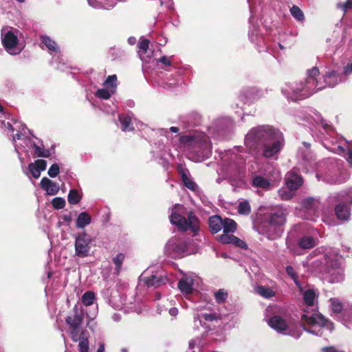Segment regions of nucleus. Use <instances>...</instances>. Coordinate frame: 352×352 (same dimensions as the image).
<instances>
[{
    "label": "nucleus",
    "instance_id": "f257e3e1",
    "mask_svg": "<svg viewBox=\"0 0 352 352\" xmlns=\"http://www.w3.org/2000/svg\"><path fill=\"white\" fill-rule=\"evenodd\" d=\"M283 133L270 125L252 128L245 138V144L251 151L260 148L261 155L270 160H277L285 146Z\"/></svg>",
    "mask_w": 352,
    "mask_h": 352
},
{
    "label": "nucleus",
    "instance_id": "f03ea898",
    "mask_svg": "<svg viewBox=\"0 0 352 352\" xmlns=\"http://www.w3.org/2000/svg\"><path fill=\"white\" fill-rule=\"evenodd\" d=\"M319 74L318 68L314 67L307 71V78L304 82L295 85L287 84L282 89L283 94L287 99L296 101L309 97L326 87H333L341 82V78L335 71L327 74L322 80L319 78Z\"/></svg>",
    "mask_w": 352,
    "mask_h": 352
},
{
    "label": "nucleus",
    "instance_id": "7ed1b4c3",
    "mask_svg": "<svg viewBox=\"0 0 352 352\" xmlns=\"http://www.w3.org/2000/svg\"><path fill=\"white\" fill-rule=\"evenodd\" d=\"M309 270L322 274L331 283H340L344 278V271L337 255L332 252L321 254L320 258L312 263Z\"/></svg>",
    "mask_w": 352,
    "mask_h": 352
},
{
    "label": "nucleus",
    "instance_id": "20e7f679",
    "mask_svg": "<svg viewBox=\"0 0 352 352\" xmlns=\"http://www.w3.org/2000/svg\"><path fill=\"white\" fill-rule=\"evenodd\" d=\"M286 210L278 208L263 216L256 227L259 234L264 235L269 240H275L281 236L283 226L286 222Z\"/></svg>",
    "mask_w": 352,
    "mask_h": 352
},
{
    "label": "nucleus",
    "instance_id": "39448f33",
    "mask_svg": "<svg viewBox=\"0 0 352 352\" xmlns=\"http://www.w3.org/2000/svg\"><path fill=\"white\" fill-rule=\"evenodd\" d=\"M179 141L186 148L191 150L203 159L208 158L212 153V144L204 133H195L180 137Z\"/></svg>",
    "mask_w": 352,
    "mask_h": 352
},
{
    "label": "nucleus",
    "instance_id": "423d86ee",
    "mask_svg": "<svg viewBox=\"0 0 352 352\" xmlns=\"http://www.w3.org/2000/svg\"><path fill=\"white\" fill-rule=\"evenodd\" d=\"M184 208L180 204H176L171 210L170 221L175 225L181 231L191 230L194 235L199 232V219L192 212L188 213L187 218L183 214Z\"/></svg>",
    "mask_w": 352,
    "mask_h": 352
},
{
    "label": "nucleus",
    "instance_id": "0eeeda50",
    "mask_svg": "<svg viewBox=\"0 0 352 352\" xmlns=\"http://www.w3.org/2000/svg\"><path fill=\"white\" fill-rule=\"evenodd\" d=\"M268 324L279 333L291 336L295 338H298L301 335L302 327L289 325L278 316H274L270 318Z\"/></svg>",
    "mask_w": 352,
    "mask_h": 352
},
{
    "label": "nucleus",
    "instance_id": "6e6552de",
    "mask_svg": "<svg viewBox=\"0 0 352 352\" xmlns=\"http://www.w3.org/2000/svg\"><path fill=\"white\" fill-rule=\"evenodd\" d=\"M75 256L80 258H85L89 255L93 239L86 232L75 234Z\"/></svg>",
    "mask_w": 352,
    "mask_h": 352
},
{
    "label": "nucleus",
    "instance_id": "1a4fd4ad",
    "mask_svg": "<svg viewBox=\"0 0 352 352\" xmlns=\"http://www.w3.org/2000/svg\"><path fill=\"white\" fill-rule=\"evenodd\" d=\"M1 40L3 45L6 51L12 55L19 54L21 49L18 46L17 36L12 31H7L2 33Z\"/></svg>",
    "mask_w": 352,
    "mask_h": 352
},
{
    "label": "nucleus",
    "instance_id": "9d476101",
    "mask_svg": "<svg viewBox=\"0 0 352 352\" xmlns=\"http://www.w3.org/2000/svg\"><path fill=\"white\" fill-rule=\"evenodd\" d=\"M305 314L301 316V320L303 322L307 324H318L322 327H327L331 328L332 323L316 311H309L305 310Z\"/></svg>",
    "mask_w": 352,
    "mask_h": 352
},
{
    "label": "nucleus",
    "instance_id": "9b49d317",
    "mask_svg": "<svg viewBox=\"0 0 352 352\" xmlns=\"http://www.w3.org/2000/svg\"><path fill=\"white\" fill-rule=\"evenodd\" d=\"M187 242L180 237L170 239L166 246V251L175 256H179L186 251Z\"/></svg>",
    "mask_w": 352,
    "mask_h": 352
},
{
    "label": "nucleus",
    "instance_id": "f8f14e48",
    "mask_svg": "<svg viewBox=\"0 0 352 352\" xmlns=\"http://www.w3.org/2000/svg\"><path fill=\"white\" fill-rule=\"evenodd\" d=\"M198 278L193 274H184L178 282V288L185 294H189L193 290L195 283Z\"/></svg>",
    "mask_w": 352,
    "mask_h": 352
},
{
    "label": "nucleus",
    "instance_id": "ddd939ff",
    "mask_svg": "<svg viewBox=\"0 0 352 352\" xmlns=\"http://www.w3.org/2000/svg\"><path fill=\"white\" fill-rule=\"evenodd\" d=\"M229 120L228 119H219L216 120L212 125L208 126V131L214 138H219L223 135L228 129V124Z\"/></svg>",
    "mask_w": 352,
    "mask_h": 352
},
{
    "label": "nucleus",
    "instance_id": "4468645a",
    "mask_svg": "<svg viewBox=\"0 0 352 352\" xmlns=\"http://www.w3.org/2000/svg\"><path fill=\"white\" fill-rule=\"evenodd\" d=\"M285 180L287 187L290 190H294L300 188L303 183L302 177L298 175L294 170L287 173Z\"/></svg>",
    "mask_w": 352,
    "mask_h": 352
},
{
    "label": "nucleus",
    "instance_id": "2eb2a0df",
    "mask_svg": "<svg viewBox=\"0 0 352 352\" xmlns=\"http://www.w3.org/2000/svg\"><path fill=\"white\" fill-rule=\"evenodd\" d=\"M178 171L185 186L193 192H198L199 186L191 178L188 170L183 168L182 165H179Z\"/></svg>",
    "mask_w": 352,
    "mask_h": 352
},
{
    "label": "nucleus",
    "instance_id": "dca6fc26",
    "mask_svg": "<svg viewBox=\"0 0 352 352\" xmlns=\"http://www.w3.org/2000/svg\"><path fill=\"white\" fill-rule=\"evenodd\" d=\"M141 278L147 287H158L166 284L168 281L167 278L162 274L151 275L150 276H146L144 274H142Z\"/></svg>",
    "mask_w": 352,
    "mask_h": 352
},
{
    "label": "nucleus",
    "instance_id": "f3484780",
    "mask_svg": "<svg viewBox=\"0 0 352 352\" xmlns=\"http://www.w3.org/2000/svg\"><path fill=\"white\" fill-rule=\"evenodd\" d=\"M40 185L41 188L44 190L48 195H56L60 189L58 184L52 182L47 177H43Z\"/></svg>",
    "mask_w": 352,
    "mask_h": 352
},
{
    "label": "nucleus",
    "instance_id": "a211bd4d",
    "mask_svg": "<svg viewBox=\"0 0 352 352\" xmlns=\"http://www.w3.org/2000/svg\"><path fill=\"white\" fill-rule=\"evenodd\" d=\"M302 206L307 211H310L316 215L320 208L321 203L318 197H309L303 199Z\"/></svg>",
    "mask_w": 352,
    "mask_h": 352
},
{
    "label": "nucleus",
    "instance_id": "6ab92c4d",
    "mask_svg": "<svg viewBox=\"0 0 352 352\" xmlns=\"http://www.w3.org/2000/svg\"><path fill=\"white\" fill-rule=\"evenodd\" d=\"M74 315L68 316L65 321L70 327H80L84 318L83 314L81 311H78L77 307H74Z\"/></svg>",
    "mask_w": 352,
    "mask_h": 352
},
{
    "label": "nucleus",
    "instance_id": "aec40b11",
    "mask_svg": "<svg viewBox=\"0 0 352 352\" xmlns=\"http://www.w3.org/2000/svg\"><path fill=\"white\" fill-rule=\"evenodd\" d=\"M149 41L146 38H142L138 43V54L142 60L145 62L150 61V55L148 53Z\"/></svg>",
    "mask_w": 352,
    "mask_h": 352
},
{
    "label": "nucleus",
    "instance_id": "412c9836",
    "mask_svg": "<svg viewBox=\"0 0 352 352\" xmlns=\"http://www.w3.org/2000/svg\"><path fill=\"white\" fill-rule=\"evenodd\" d=\"M223 219L218 215L210 217L208 220L210 230L212 234H216L222 230Z\"/></svg>",
    "mask_w": 352,
    "mask_h": 352
},
{
    "label": "nucleus",
    "instance_id": "4be33fe9",
    "mask_svg": "<svg viewBox=\"0 0 352 352\" xmlns=\"http://www.w3.org/2000/svg\"><path fill=\"white\" fill-rule=\"evenodd\" d=\"M335 212L338 219L340 220H348L351 216L350 208L344 204H338Z\"/></svg>",
    "mask_w": 352,
    "mask_h": 352
},
{
    "label": "nucleus",
    "instance_id": "5701e85b",
    "mask_svg": "<svg viewBox=\"0 0 352 352\" xmlns=\"http://www.w3.org/2000/svg\"><path fill=\"white\" fill-rule=\"evenodd\" d=\"M91 217L85 212H80L76 219V227L78 228H84L91 223Z\"/></svg>",
    "mask_w": 352,
    "mask_h": 352
},
{
    "label": "nucleus",
    "instance_id": "b1692460",
    "mask_svg": "<svg viewBox=\"0 0 352 352\" xmlns=\"http://www.w3.org/2000/svg\"><path fill=\"white\" fill-rule=\"evenodd\" d=\"M119 121L121 123V129L123 131H130L133 130V127L131 125L132 118L129 116L120 115Z\"/></svg>",
    "mask_w": 352,
    "mask_h": 352
},
{
    "label": "nucleus",
    "instance_id": "393cba45",
    "mask_svg": "<svg viewBox=\"0 0 352 352\" xmlns=\"http://www.w3.org/2000/svg\"><path fill=\"white\" fill-rule=\"evenodd\" d=\"M14 128H16V129H14V131H16L17 133L12 136V141L16 142V140H20L22 136L26 134V131L28 129L26 128L25 125L18 121H14Z\"/></svg>",
    "mask_w": 352,
    "mask_h": 352
},
{
    "label": "nucleus",
    "instance_id": "a878e982",
    "mask_svg": "<svg viewBox=\"0 0 352 352\" xmlns=\"http://www.w3.org/2000/svg\"><path fill=\"white\" fill-rule=\"evenodd\" d=\"M252 186L263 189H269L270 183L268 179L262 176H256L252 179Z\"/></svg>",
    "mask_w": 352,
    "mask_h": 352
},
{
    "label": "nucleus",
    "instance_id": "bb28decb",
    "mask_svg": "<svg viewBox=\"0 0 352 352\" xmlns=\"http://www.w3.org/2000/svg\"><path fill=\"white\" fill-rule=\"evenodd\" d=\"M298 245L304 250L311 249L316 245V240L311 236H303L299 239Z\"/></svg>",
    "mask_w": 352,
    "mask_h": 352
},
{
    "label": "nucleus",
    "instance_id": "cd10ccee",
    "mask_svg": "<svg viewBox=\"0 0 352 352\" xmlns=\"http://www.w3.org/2000/svg\"><path fill=\"white\" fill-rule=\"evenodd\" d=\"M87 1L89 5L94 8L109 10L116 6V1H112L111 3H102L101 0H87Z\"/></svg>",
    "mask_w": 352,
    "mask_h": 352
},
{
    "label": "nucleus",
    "instance_id": "c85d7f7f",
    "mask_svg": "<svg viewBox=\"0 0 352 352\" xmlns=\"http://www.w3.org/2000/svg\"><path fill=\"white\" fill-rule=\"evenodd\" d=\"M256 292L261 296L265 298H270L275 296V292L272 288L263 285L257 286L256 287Z\"/></svg>",
    "mask_w": 352,
    "mask_h": 352
},
{
    "label": "nucleus",
    "instance_id": "c756f323",
    "mask_svg": "<svg viewBox=\"0 0 352 352\" xmlns=\"http://www.w3.org/2000/svg\"><path fill=\"white\" fill-rule=\"evenodd\" d=\"M223 227L222 228L223 233H234L236 230V223L228 218L223 219Z\"/></svg>",
    "mask_w": 352,
    "mask_h": 352
},
{
    "label": "nucleus",
    "instance_id": "7c9ffc66",
    "mask_svg": "<svg viewBox=\"0 0 352 352\" xmlns=\"http://www.w3.org/2000/svg\"><path fill=\"white\" fill-rule=\"evenodd\" d=\"M70 336L72 340L75 342L78 341L79 342L82 335L87 336V332L85 331L82 330L80 327H70Z\"/></svg>",
    "mask_w": 352,
    "mask_h": 352
},
{
    "label": "nucleus",
    "instance_id": "2f4dec72",
    "mask_svg": "<svg viewBox=\"0 0 352 352\" xmlns=\"http://www.w3.org/2000/svg\"><path fill=\"white\" fill-rule=\"evenodd\" d=\"M42 43L47 47V49L52 52H57L58 49L56 42L52 40L47 36H41Z\"/></svg>",
    "mask_w": 352,
    "mask_h": 352
},
{
    "label": "nucleus",
    "instance_id": "473e14b6",
    "mask_svg": "<svg viewBox=\"0 0 352 352\" xmlns=\"http://www.w3.org/2000/svg\"><path fill=\"white\" fill-rule=\"evenodd\" d=\"M114 93L115 90H111L110 89L105 87L98 89L97 91L96 92V96L101 99L107 100Z\"/></svg>",
    "mask_w": 352,
    "mask_h": 352
},
{
    "label": "nucleus",
    "instance_id": "72a5a7b5",
    "mask_svg": "<svg viewBox=\"0 0 352 352\" xmlns=\"http://www.w3.org/2000/svg\"><path fill=\"white\" fill-rule=\"evenodd\" d=\"M333 151L334 152H338L342 154L346 159V160L352 164V150L345 151L344 148L340 144H338L337 148H333Z\"/></svg>",
    "mask_w": 352,
    "mask_h": 352
},
{
    "label": "nucleus",
    "instance_id": "f704fd0d",
    "mask_svg": "<svg viewBox=\"0 0 352 352\" xmlns=\"http://www.w3.org/2000/svg\"><path fill=\"white\" fill-rule=\"evenodd\" d=\"M95 300V294L93 292H86L82 296V302L85 306L92 305Z\"/></svg>",
    "mask_w": 352,
    "mask_h": 352
},
{
    "label": "nucleus",
    "instance_id": "c9c22d12",
    "mask_svg": "<svg viewBox=\"0 0 352 352\" xmlns=\"http://www.w3.org/2000/svg\"><path fill=\"white\" fill-rule=\"evenodd\" d=\"M290 12L292 16L298 21H303L305 16L303 12L296 6H293L290 8Z\"/></svg>",
    "mask_w": 352,
    "mask_h": 352
},
{
    "label": "nucleus",
    "instance_id": "e433bc0d",
    "mask_svg": "<svg viewBox=\"0 0 352 352\" xmlns=\"http://www.w3.org/2000/svg\"><path fill=\"white\" fill-rule=\"evenodd\" d=\"M316 294L311 289L307 290L304 294V300L307 306L311 307L314 304Z\"/></svg>",
    "mask_w": 352,
    "mask_h": 352
},
{
    "label": "nucleus",
    "instance_id": "4c0bfd02",
    "mask_svg": "<svg viewBox=\"0 0 352 352\" xmlns=\"http://www.w3.org/2000/svg\"><path fill=\"white\" fill-rule=\"evenodd\" d=\"M89 344L87 336L82 335L78 342V352H89Z\"/></svg>",
    "mask_w": 352,
    "mask_h": 352
},
{
    "label": "nucleus",
    "instance_id": "58836bf2",
    "mask_svg": "<svg viewBox=\"0 0 352 352\" xmlns=\"http://www.w3.org/2000/svg\"><path fill=\"white\" fill-rule=\"evenodd\" d=\"M81 199V196L80 195L79 192L76 190H71L68 195V202L70 204H77Z\"/></svg>",
    "mask_w": 352,
    "mask_h": 352
},
{
    "label": "nucleus",
    "instance_id": "ea45409f",
    "mask_svg": "<svg viewBox=\"0 0 352 352\" xmlns=\"http://www.w3.org/2000/svg\"><path fill=\"white\" fill-rule=\"evenodd\" d=\"M331 309L333 313L338 314L342 310V304L337 298H330Z\"/></svg>",
    "mask_w": 352,
    "mask_h": 352
},
{
    "label": "nucleus",
    "instance_id": "a19ab883",
    "mask_svg": "<svg viewBox=\"0 0 352 352\" xmlns=\"http://www.w3.org/2000/svg\"><path fill=\"white\" fill-rule=\"evenodd\" d=\"M228 293L227 292L223 289H220L216 292H214V298L215 300L219 303H223L227 298H228Z\"/></svg>",
    "mask_w": 352,
    "mask_h": 352
},
{
    "label": "nucleus",
    "instance_id": "79ce46f5",
    "mask_svg": "<svg viewBox=\"0 0 352 352\" xmlns=\"http://www.w3.org/2000/svg\"><path fill=\"white\" fill-rule=\"evenodd\" d=\"M238 212L241 214H248L251 212V207L248 201H244L239 204Z\"/></svg>",
    "mask_w": 352,
    "mask_h": 352
},
{
    "label": "nucleus",
    "instance_id": "37998d69",
    "mask_svg": "<svg viewBox=\"0 0 352 352\" xmlns=\"http://www.w3.org/2000/svg\"><path fill=\"white\" fill-rule=\"evenodd\" d=\"M109 303L116 309H121L123 308L124 303L121 300L119 296H112L109 299Z\"/></svg>",
    "mask_w": 352,
    "mask_h": 352
},
{
    "label": "nucleus",
    "instance_id": "c03bdc74",
    "mask_svg": "<svg viewBox=\"0 0 352 352\" xmlns=\"http://www.w3.org/2000/svg\"><path fill=\"white\" fill-rule=\"evenodd\" d=\"M116 81H117V77L116 75H111L109 76L106 80L104 82V85L110 89L111 90H115L116 89Z\"/></svg>",
    "mask_w": 352,
    "mask_h": 352
},
{
    "label": "nucleus",
    "instance_id": "a18cd8bd",
    "mask_svg": "<svg viewBox=\"0 0 352 352\" xmlns=\"http://www.w3.org/2000/svg\"><path fill=\"white\" fill-rule=\"evenodd\" d=\"M34 148V152L36 156L48 157L50 155V151L47 149H45L43 146H37L36 144H33Z\"/></svg>",
    "mask_w": 352,
    "mask_h": 352
},
{
    "label": "nucleus",
    "instance_id": "49530a36",
    "mask_svg": "<svg viewBox=\"0 0 352 352\" xmlns=\"http://www.w3.org/2000/svg\"><path fill=\"white\" fill-rule=\"evenodd\" d=\"M293 190L287 189V188H281L278 190V195L283 200H289L293 197L294 193L292 192Z\"/></svg>",
    "mask_w": 352,
    "mask_h": 352
},
{
    "label": "nucleus",
    "instance_id": "de8ad7c7",
    "mask_svg": "<svg viewBox=\"0 0 352 352\" xmlns=\"http://www.w3.org/2000/svg\"><path fill=\"white\" fill-rule=\"evenodd\" d=\"M201 316L206 322H215L217 324L221 320L219 316L216 313H206L203 314Z\"/></svg>",
    "mask_w": 352,
    "mask_h": 352
},
{
    "label": "nucleus",
    "instance_id": "09e8293b",
    "mask_svg": "<svg viewBox=\"0 0 352 352\" xmlns=\"http://www.w3.org/2000/svg\"><path fill=\"white\" fill-rule=\"evenodd\" d=\"M232 238H235L232 233H223L219 236V241L223 243L232 244L234 241Z\"/></svg>",
    "mask_w": 352,
    "mask_h": 352
},
{
    "label": "nucleus",
    "instance_id": "8fccbe9b",
    "mask_svg": "<svg viewBox=\"0 0 352 352\" xmlns=\"http://www.w3.org/2000/svg\"><path fill=\"white\" fill-rule=\"evenodd\" d=\"M285 270L287 274L292 278L295 284L296 285H299L300 283L298 279V277L294 267L292 266H287Z\"/></svg>",
    "mask_w": 352,
    "mask_h": 352
},
{
    "label": "nucleus",
    "instance_id": "3c124183",
    "mask_svg": "<svg viewBox=\"0 0 352 352\" xmlns=\"http://www.w3.org/2000/svg\"><path fill=\"white\" fill-rule=\"evenodd\" d=\"M52 204L55 209H62L65 206V200L62 197H55L52 199Z\"/></svg>",
    "mask_w": 352,
    "mask_h": 352
},
{
    "label": "nucleus",
    "instance_id": "603ef678",
    "mask_svg": "<svg viewBox=\"0 0 352 352\" xmlns=\"http://www.w3.org/2000/svg\"><path fill=\"white\" fill-rule=\"evenodd\" d=\"M302 160L303 165L307 171H309V169L314 168V166L315 164V159H314L312 156H311L309 158H307L306 156H303Z\"/></svg>",
    "mask_w": 352,
    "mask_h": 352
},
{
    "label": "nucleus",
    "instance_id": "864d4df0",
    "mask_svg": "<svg viewBox=\"0 0 352 352\" xmlns=\"http://www.w3.org/2000/svg\"><path fill=\"white\" fill-rule=\"evenodd\" d=\"M344 324L348 328L352 327V310L344 311L343 316Z\"/></svg>",
    "mask_w": 352,
    "mask_h": 352
},
{
    "label": "nucleus",
    "instance_id": "5fc2aeb1",
    "mask_svg": "<svg viewBox=\"0 0 352 352\" xmlns=\"http://www.w3.org/2000/svg\"><path fill=\"white\" fill-rule=\"evenodd\" d=\"M29 171L31 173L32 175L34 178H38L41 175V170L36 166V164L34 163H30L28 165Z\"/></svg>",
    "mask_w": 352,
    "mask_h": 352
},
{
    "label": "nucleus",
    "instance_id": "6e6d98bb",
    "mask_svg": "<svg viewBox=\"0 0 352 352\" xmlns=\"http://www.w3.org/2000/svg\"><path fill=\"white\" fill-rule=\"evenodd\" d=\"M124 259V255L122 253L117 254L113 258V262L116 265V270L118 272L120 271V270L121 268V266H122Z\"/></svg>",
    "mask_w": 352,
    "mask_h": 352
},
{
    "label": "nucleus",
    "instance_id": "4d7b16f0",
    "mask_svg": "<svg viewBox=\"0 0 352 352\" xmlns=\"http://www.w3.org/2000/svg\"><path fill=\"white\" fill-rule=\"evenodd\" d=\"M261 91H258L256 88H251L248 93V96H246L248 98L250 99H257L263 96V94L260 93Z\"/></svg>",
    "mask_w": 352,
    "mask_h": 352
},
{
    "label": "nucleus",
    "instance_id": "13d9d810",
    "mask_svg": "<svg viewBox=\"0 0 352 352\" xmlns=\"http://www.w3.org/2000/svg\"><path fill=\"white\" fill-rule=\"evenodd\" d=\"M60 171L59 166L57 164H53L48 170L47 174L50 177H56Z\"/></svg>",
    "mask_w": 352,
    "mask_h": 352
},
{
    "label": "nucleus",
    "instance_id": "bf43d9fd",
    "mask_svg": "<svg viewBox=\"0 0 352 352\" xmlns=\"http://www.w3.org/2000/svg\"><path fill=\"white\" fill-rule=\"evenodd\" d=\"M232 239H234L232 244L235 245L237 247L243 248V249L248 248V245H247L246 243L244 242L243 241H242L241 239L237 238L236 236H235V238H232Z\"/></svg>",
    "mask_w": 352,
    "mask_h": 352
},
{
    "label": "nucleus",
    "instance_id": "052dcab7",
    "mask_svg": "<svg viewBox=\"0 0 352 352\" xmlns=\"http://www.w3.org/2000/svg\"><path fill=\"white\" fill-rule=\"evenodd\" d=\"M338 6L342 9V10L346 12L348 10L352 8V1L347 0L344 3H338Z\"/></svg>",
    "mask_w": 352,
    "mask_h": 352
},
{
    "label": "nucleus",
    "instance_id": "680f3d73",
    "mask_svg": "<svg viewBox=\"0 0 352 352\" xmlns=\"http://www.w3.org/2000/svg\"><path fill=\"white\" fill-rule=\"evenodd\" d=\"M171 58H172V56L167 57L166 56H163L157 60V63H162L163 65H164L166 66H170L171 65Z\"/></svg>",
    "mask_w": 352,
    "mask_h": 352
},
{
    "label": "nucleus",
    "instance_id": "e2e57ef3",
    "mask_svg": "<svg viewBox=\"0 0 352 352\" xmlns=\"http://www.w3.org/2000/svg\"><path fill=\"white\" fill-rule=\"evenodd\" d=\"M315 116H316V118H314L315 122H320L323 128L324 129H328L329 127V125L321 118L320 115L318 113H315Z\"/></svg>",
    "mask_w": 352,
    "mask_h": 352
},
{
    "label": "nucleus",
    "instance_id": "0e129e2a",
    "mask_svg": "<svg viewBox=\"0 0 352 352\" xmlns=\"http://www.w3.org/2000/svg\"><path fill=\"white\" fill-rule=\"evenodd\" d=\"M35 164H36V166L38 168V169L42 171L45 170L47 166V162L44 160H37L34 162Z\"/></svg>",
    "mask_w": 352,
    "mask_h": 352
},
{
    "label": "nucleus",
    "instance_id": "69168bd1",
    "mask_svg": "<svg viewBox=\"0 0 352 352\" xmlns=\"http://www.w3.org/2000/svg\"><path fill=\"white\" fill-rule=\"evenodd\" d=\"M342 197L346 201L352 204V189H350L347 192H344L342 195Z\"/></svg>",
    "mask_w": 352,
    "mask_h": 352
},
{
    "label": "nucleus",
    "instance_id": "338daca9",
    "mask_svg": "<svg viewBox=\"0 0 352 352\" xmlns=\"http://www.w3.org/2000/svg\"><path fill=\"white\" fill-rule=\"evenodd\" d=\"M4 126L5 128H7L10 131H14V129H16V128H14V125L13 126L11 123L7 122L6 123L5 121L2 120L0 122V127Z\"/></svg>",
    "mask_w": 352,
    "mask_h": 352
},
{
    "label": "nucleus",
    "instance_id": "774afa93",
    "mask_svg": "<svg viewBox=\"0 0 352 352\" xmlns=\"http://www.w3.org/2000/svg\"><path fill=\"white\" fill-rule=\"evenodd\" d=\"M197 340L198 339H193L189 341L188 350L187 351V352H195L192 349L195 348V345L197 343Z\"/></svg>",
    "mask_w": 352,
    "mask_h": 352
}]
</instances>
